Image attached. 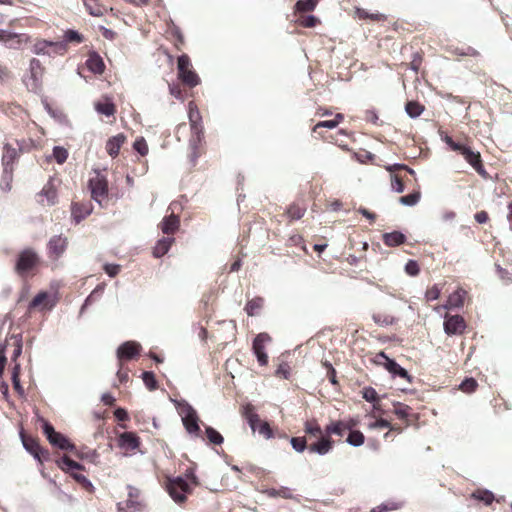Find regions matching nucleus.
Wrapping results in <instances>:
<instances>
[{
  "mask_svg": "<svg viewBox=\"0 0 512 512\" xmlns=\"http://www.w3.org/2000/svg\"><path fill=\"white\" fill-rule=\"evenodd\" d=\"M166 491L177 504H184L188 495L193 493L194 488L183 477H167L165 481Z\"/></svg>",
  "mask_w": 512,
  "mask_h": 512,
  "instance_id": "7ed1b4c3",
  "label": "nucleus"
},
{
  "mask_svg": "<svg viewBox=\"0 0 512 512\" xmlns=\"http://www.w3.org/2000/svg\"><path fill=\"white\" fill-rule=\"evenodd\" d=\"M467 295V292L462 289L458 288L453 293H451L448 297L447 306L450 308H460L464 305L465 297Z\"/></svg>",
  "mask_w": 512,
  "mask_h": 512,
  "instance_id": "473e14b6",
  "label": "nucleus"
},
{
  "mask_svg": "<svg viewBox=\"0 0 512 512\" xmlns=\"http://www.w3.org/2000/svg\"><path fill=\"white\" fill-rule=\"evenodd\" d=\"M318 5V0H298L294 6V14L313 12Z\"/></svg>",
  "mask_w": 512,
  "mask_h": 512,
  "instance_id": "e433bc0d",
  "label": "nucleus"
},
{
  "mask_svg": "<svg viewBox=\"0 0 512 512\" xmlns=\"http://www.w3.org/2000/svg\"><path fill=\"white\" fill-rule=\"evenodd\" d=\"M372 319L375 324L379 326H390L397 322V318L390 313L384 311H377L372 314Z\"/></svg>",
  "mask_w": 512,
  "mask_h": 512,
  "instance_id": "2f4dec72",
  "label": "nucleus"
},
{
  "mask_svg": "<svg viewBox=\"0 0 512 512\" xmlns=\"http://www.w3.org/2000/svg\"><path fill=\"white\" fill-rule=\"evenodd\" d=\"M53 156L57 163L62 164L67 160L68 152L65 148L56 146L53 149Z\"/></svg>",
  "mask_w": 512,
  "mask_h": 512,
  "instance_id": "69168bd1",
  "label": "nucleus"
},
{
  "mask_svg": "<svg viewBox=\"0 0 512 512\" xmlns=\"http://www.w3.org/2000/svg\"><path fill=\"white\" fill-rule=\"evenodd\" d=\"M402 507L401 502L396 501H387L384 503H381L380 505L376 506L371 510V512H389V511H395Z\"/></svg>",
  "mask_w": 512,
  "mask_h": 512,
  "instance_id": "864d4df0",
  "label": "nucleus"
},
{
  "mask_svg": "<svg viewBox=\"0 0 512 512\" xmlns=\"http://www.w3.org/2000/svg\"><path fill=\"white\" fill-rule=\"evenodd\" d=\"M384 244L388 247H396L406 241V236L400 231L384 233L382 235Z\"/></svg>",
  "mask_w": 512,
  "mask_h": 512,
  "instance_id": "c756f323",
  "label": "nucleus"
},
{
  "mask_svg": "<svg viewBox=\"0 0 512 512\" xmlns=\"http://www.w3.org/2000/svg\"><path fill=\"white\" fill-rule=\"evenodd\" d=\"M40 267L41 257L35 249L27 247L20 250L16 255L14 271L21 278L35 276Z\"/></svg>",
  "mask_w": 512,
  "mask_h": 512,
  "instance_id": "f257e3e1",
  "label": "nucleus"
},
{
  "mask_svg": "<svg viewBox=\"0 0 512 512\" xmlns=\"http://www.w3.org/2000/svg\"><path fill=\"white\" fill-rule=\"evenodd\" d=\"M206 436L210 443L215 445H221L223 443L222 435L212 427H206Z\"/></svg>",
  "mask_w": 512,
  "mask_h": 512,
  "instance_id": "13d9d810",
  "label": "nucleus"
},
{
  "mask_svg": "<svg viewBox=\"0 0 512 512\" xmlns=\"http://www.w3.org/2000/svg\"><path fill=\"white\" fill-rule=\"evenodd\" d=\"M347 136L348 135L345 130H339L334 136L330 135L327 141L336 144L343 150H349L348 143L343 139V137Z\"/></svg>",
  "mask_w": 512,
  "mask_h": 512,
  "instance_id": "603ef678",
  "label": "nucleus"
},
{
  "mask_svg": "<svg viewBox=\"0 0 512 512\" xmlns=\"http://www.w3.org/2000/svg\"><path fill=\"white\" fill-rule=\"evenodd\" d=\"M420 198H421V191H420V187L417 186V188L414 189L408 195L401 196L399 198V202L405 206H414L420 201Z\"/></svg>",
  "mask_w": 512,
  "mask_h": 512,
  "instance_id": "a18cd8bd",
  "label": "nucleus"
},
{
  "mask_svg": "<svg viewBox=\"0 0 512 512\" xmlns=\"http://www.w3.org/2000/svg\"><path fill=\"white\" fill-rule=\"evenodd\" d=\"M354 14H355V17H357L358 19L360 20H371V21H385L386 20V16L384 14H381V13H369L368 11H366L365 9L363 8H355L354 10Z\"/></svg>",
  "mask_w": 512,
  "mask_h": 512,
  "instance_id": "ea45409f",
  "label": "nucleus"
},
{
  "mask_svg": "<svg viewBox=\"0 0 512 512\" xmlns=\"http://www.w3.org/2000/svg\"><path fill=\"white\" fill-rule=\"evenodd\" d=\"M57 465L60 469L67 473L74 472L75 470H82L83 466L78 462L72 460L68 456H63L59 460H57Z\"/></svg>",
  "mask_w": 512,
  "mask_h": 512,
  "instance_id": "c9c22d12",
  "label": "nucleus"
},
{
  "mask_svg": "<svg viewBox=\"0 0 512 512\" xmlns=\"http://www.w3.org/2000/svg\"><path fill=\"white\" fill-rule=\"evenodd\" d=\"M68 245H69V240L66 236H63V235L52 236L47 243L48 258L53 262L58 261L66 252Z\"/></svg>",
  "mask_w": 512,
  "mask_h": 512,
  "instance_id": "6e6552de",
  "label": "nucleus"
},
{
  "mask_svg": "<svg viewBox=\"0 0 512 512\" xmlns=\"http://www.w3.org/2000/svg\"><path fill=\"white\" fill-rule=\"evenodd\" d=\"M425 110V106L418 101H408L405 105V111L411 118L420 116Z\"/></svg>",
  "mask_w": 512,
  "mask_h": 512,
  "instance_id": "09e8293b",
  "label": "nucleus"
},
{
  "mask_svg": "<svg viewBox=\"0 0 512 512\" xmlns=\"http://www.w3.org/2000/svg\"><path fill=\"white\" fill-rule=\"evenodd\" d=\"M140 351L141 345L138 342H124L117 349L118 363L124 364L126 361L135 359L140 355Z\"/></svg>",
  "mask_w": 512,
  "mask_h": 512,
  "instance_id": "4468645a",
  "label": "nucleus"
},
{
  "mask_svg": "<svg viewBox=\"0 0 512 512\" xmlns=\"http://www.w3.org/2000/svg\"><path fill=\"white\" fill-rule=\"evenodd\" d=\"M471 498L483 502L486 506H489L495 500L494 494L486 489H477L471 494Z\"/></svg>",
  "mask_w": 512,
  "mask_h": 512,
  "instance_id": "a19ab883",
  "label": "nucleus"
},
{
  "mask_svg": "<svg viewBox=\"0 0 512 512\" xmlns=\"http://www.w3.org/2000/svg\"><path fill=\"white\" fill-rule=\"evenodd\" d=\"M95 108H96L97 112H99L103 115H106L108 117L114 116V114L116 113V107H115L114 103H112L109 100H106L104 102H98L95 105Z\"/></svg>",
  "mask_w": 512,
  "mask_h": 512,
  "instance_id": "8fccbe9b",
  "label": "nucleus"
},
{
  "mask_svg": "<svg viewBox=\"0 0 512 512\" xmlns=\"http://www.w3.org/2000/svg\"><path fill=\"white\" fill-rule=\"evenodd\" d=\"M344 120V115L342 113H337L335 116H334V119L332 120H325V121H320L318 122L313 128H312V131L313 133H316L319 135V137L326 141L328 140L329 137L325 136L322 129L323 128H328V129H334L336 128L342 121Z\"/></svg>",
  "mask_w": 512,
  "mask_h": 512,
  "instance_id": "5701e85b",
  "label": "nucleus"
},
{
  "mask_svg": "<svg viewBox=\"0 0 512 512\" xmlns=\"http://www.w3.org/2000/svg\"><path fill=\"white\" fill-rule=\"evenodd\" d=\"M30 40L31 37L26 33H14L0 29V42L4 43L9 49L20 50L26 46Z\"/></svg>",
  "mask_w": 512,
  "mask_h": 512,
  "instance_id": "1a4fd4ad",
  "label": "nucleus"
},
{
  "mask_svg": "<svg viewBox=\"0 0 512 512\" xmlns=\"http://www.w3.org/2000/svg\"><path fill=\"white\" fill-rule=\"evenodd\" d=\"M158 227L164 234L173 237L180 227V219L172 212L170 215L163 218Z\"/></svg>",
  "mask_w": 512,
  "mask_h": 512,
  "instance_id": "aec40b11",
  "label": "nucleus"
},
{
  "mask_svg": "<svg viewBox=\"0 0 512 512\" xmlns=\"http://www.w3.org/2000/svg\"><path fill=\"white\" fill-rule=\"evenodd\" d=\"M495 269H496L497 276L499 277V279L502 281L503 284H505V285L512 284V275L510 274V272L507 269L503 268L499 264L495 265Z\"/></svg>",
  "mask_w": 512,
  "mask_h": 512,
  "instance_id": "bf43d9fd",
  "label": "nucleus"
},
{
  "mask_svg": "<svg viewBox=\"0 0 512 512\" xmlns=\"http://www.w3.org/2000/svg\"><path fill=\"white\" fill-rule=\"evenodd\" d=\"M119 512H141L142 503L140 501V491L136 488L128 487V498L117 504Z\"/></svg>",
  "mask_w": 512,
  "mask_h": 512,
  "instance_id": "f8f14e48",
  "label": "nucleus"
},
{
  "mask_svg": "<svg viewBox=\"0 0 512 512\" xmlns=\"http://www.w3.org/2000/svg\"><path fill=\"white\" fill-rule=\"evenodd\" d=\"M142 380L145 386L150 390H156L158 388L157 380L153 372L146 371L142 374Z\"/></svg>",
  "mask_w": 512,
  "mask_h": 512,
  "instance_id": "4d7b16f0",
  "label": "nucleus"
},
{
  "mask_svg": "<svg viewBox=\"0 0 512 512\" xmlns=\"http://www.w3.org/2000/svg\"><path fill=\"white\" fill-rule=\"evenodd\" d=\"M263 493L270 498H283V499H291L293 498L292 490L288 487L281 486L279 488H266L263 490Z\"/></svg>",
  "mask_w": 512,
  "mask_h": 512,
  "instance_id": "f704fd0d",
  "label": "nucleus"
},
{
  "mask_svg": "<svg viewBox=\"0 0 512 512\" xmlns=\"http://www.w3.org/2000/svg\"><path fill=\"white\" fill-rule=\"evenodd\" d=\"M174 241L175 239L172 236H166L159 239L153 248V256L156 258L164 256L169 251Z\"/></svg>",
  "mask_w": 512,
  "mask_h": 512,
  "instance_id": "c85d7f7f",
  "label": "nucleus"
},
{
  "mask_svg": "<svg viewBox=\"0 0 512 512\" xmlns=\"http://www.w3.org/2000/svg\"><path fill=\"white\" fill-rule=\"evenodd\" d=\"M133 148L141 155L145 156L148 154V144L143 137L137 138L133 144Z\"/></svg>",
  "mask_w": 512,
  "mask_h": 512,
  "instance_id": "e2e57ef3",
  "label": "nucleus"
},
{
  "mask_svg": "<svg viewBox=\"0 0 512 512\" xmlns=\"http://www.w3.org/2000/svg\"><path fill=\"white\" fill-rule=\"evenodd\" d=\"M459 387L465 393H472L477 389L478 383L472 377L466 378L465 380L462 381Z\"/></svg>",
  "mask_w": 512,
  "mask_h": 512,
  "instance_id": "680f3d73",
  "label": "nucleus"
},
{
  "mask_svg": "<svg viewBox=\"0 0 512 512\" xmlns=\"http://www.w3.org/2000/svg\"><path fill=\"white\" fill-rule=\"evenodd\" d=\"M50 47H52V41L37 40L33 45L32 51L37 55H49Z\"/></svg>",
  "mask_w": 512,
  "mask_h": 512,
  "instance_id": "3c124183",
  "label": "nucleus"
},
{
  "mask_svg": "<svg viewBox=\"0 0 512 512\" xmlns=\"http://www.w3.org/2000/svg\"><path fill=\"white\" fill-rule=\"evenodd\" d=\"M444 141L451 150L462 155L466 162L469 163L481 177L488 178V173L483 165L479 151L474 150L467 143L455 142L453 138L448 135L445 136Z\"/></svg>",
  "mask_w": 512,
  "mask_h": 512,
  "instance_id": "f03ea898",
  "label": "nucleus"
},
{
  "mask_svg": "<svg viewBox=\"0 0 512 512\" xmlns=\"http://www.w3.org/2000/svg\"><path fill=\"white\" fill-rule=\"evenodd\" d=\"M290 442L297 452H303L307 448V441L305 437H292Z\"/></svg>",
  "mask_w": 512,
  "mask_h": 512,
  "instance_id": "338daca9",
  "label": "nucleus"
},
{
  "mask_svg": "<svg viewBox=\"0 0 512 512\" xmlns=\"http://www.w3.org/2000/svg\"><path fill=\"white\" fill-rule=\"evenodd\" d=\"M189 484L192 485L193 488L200 485L199 478L195 473V469L193 467H189L185 470L183 477Z\"/></svg>",
  "mask_w": 512,
  "mask_h": 512,
  "instance_id": "052dcab7",
  "label": "nucleus"
},
{
  "mask_svg": "<svg viewBox=\"0 0 512 512\" xmlns=\"http://www.w3.org/2000/svg\"><path fill=\"white\" fill-rule=\"evenodd\" d=\"M466 329V322L460 315L446 314L444 320V331L447 335H461Z\"/></svg>",
  "mask_w": 512,
  "mask_h": 512,
  "instance_id": "dca6fc26",
  "label": "nucleus"
},
{
  "mask_svg": "<svg viewBox=\"0 0 512 512\" xmlns=\"http://www.w3.org/2000/svg\"><path fill=\"white\" fill-rule=\"evenodd\" d=\"M393 413L398 419L406 422V427L410 424V416L412 415V408L404 403L397 402L394 404Z\"/></svg>",
  "mask_w": 512,
  "mask_h": 512,
  "instance_id": "72a5a7b5",
  "label": "nucleus"
},
{
  "mask_svg": "<svg viewBox=\"0 0 512 512\" xmlns=\"http://www.w3.org/2000/svg\"><path fill=\"white\" fill-rule=\"evenodd\" d=\"M297 23L299 26L304 27V28H313L320 23V20L316 16H313V15H308V16L300 15L297 19Z\"/></svg>",
  "mask_w": 512,
  "mask_h": 512,
  "instance_id": "5fc2aeb1",
  "label": "nucleus"
},
{
  "mask_svg": "<svg viewBox=\"0 0 512 512\" xmlns=\"http://www.w3.org/2000/svg\"><path fill=\"white\" fill-rule=\"evenodd\" d=\"M88 13L95 17H100L104 14L106 8L99 3V0H82Z\"/></svg>",
  "mask_w": 512,
  "mask_h": 512,
  "instance_id": "58836bf2",
  "label": "nucleus"
},
{
  "mask_svg": "<svg viewBox=\"0 0 512 512\" xmlns=\"http://www.w3.org/2000/svg\"><path fill=\"white\" fill-rule=\"evenodd\" d=\"M29 70L31 74V79L33 80V86L36 89L39 87L40 82L42 80L44 74V67L38 59L33 58L30 61Z\"/></svg>",
  "mask_w": 512,
  "mask_h": 512,
  "instance_id": "cd10ccee",
  "label": "nucleus"
},
{
  "mask_svg": "<svg viewBox=\"0 0 512 512\" xmlns=\"http://www.w3.org/2000/svg\"><path fill=\"white\" fill-rule=\"evenodd\" d=\"M271 340L270 335L267 333H259L254 338L252 349L260 366H266L268 364V355L265 352V345Z\"/></svg>",
  "mask_w": 512,
  "mask_h": 512,
  "instance_id": "ddd939ff",
  "label": "nucleus"
},
{
  "mask_svg": "<svg viewBox=\"0 0 512 512\" xmlns=\"http://www.w3.org/2000/svg\"><path fill=\"white\" fill-rule=\"evenodd\" d=\"M178 79L189 88L197 86L200 78L194 71L191 60L187 54H182L177 60Z\"/></svg>",
  "mask_w": 512,
  "mask_h": 512,
  "instance_id": "39448f33",
  "label": "nucleus"
},
{
  "mask_svg": "<svg viewBox=\"0 0 512 512\" xmlns=\"http://www.w3.org/2000/svg\"><path fill=\"white\" fill-rule=\"evenodd\" d=\"M93 211V205L90 201L72 202L71 217L76 224L88 217Z\"/></svg>",
  "mask_w": 512,
  "mask_h": 512,
  "instance_id": "f3484780",
  "label": "nucleus"
},
{
  "mask_svg": "<svg viewBox=\"0 0 512 512\" xmlns=\"http://www.w3.org/2000/svg\"><path fill=\"white\" fill-rule=\"evenodd\" d=\"M351 429H352V425L345 424V422H343V421H336V422H332L331 424L327 425L325 428V432L328 437L331 434L343 436L345 430H351Z\"/></svg>",
  "mask_w": 512,
  "mask_h": 512,
  "instance_id": "4c0bfd02",
  "label": "nucleus"
},
{
  "mask_svg": "<svg viewBox=\"0 0 512 512\" xmlns=\"http://www.w3.org/2000/svg\"><path fill=\"white\" fill-rule=\"evenodd\" d=\"M140 445V438L134 432H123L118 436V446L126 451H134Z\"/></svg>",
  "mask_w": 512,
  "mask_h": 512,
  "instance_id": "412c9836",
  "label": "nucleus"
},
{
  "mask_svg": "<svg viewBox=\"0 0 512 512\" xmlns=\"http://www.w3.org/2000/svg\"><path fill=\"white\" fill-rule=\"evenodd\" d=\"M333 446V440L330 437H319V440L311 444L308 449L312 453H318L320 455L327 454Z\"/></svg>",
  "mask_w": 512,
  "mask_h": 512,
  "instance_id": "393cba45",
  "label": "nucleus"
},
{
  "mask_svg": "<svg viewBox=\"0 0 512 512\" xmlns=\"http://www.w3.org/2000/svg\"><path fill=\"white\" fill-rule=\"evenodd\" d=\"M86 67L89 71L94 74H103L105 71V63L102 57L95 51H91L88 53V57L86 60Z\"/></svg>",
  "mask_w": 512,
  "mask_h": 512,
  "instance_id": "b1692460",
  "label": "nucleus"
},
{
  "mask_svg": "<svg viewBox=\"0 0 512 512\" xmlns=\"http://www.w3.org/2000/svg\"><path fill=\"white\" fill-rule=\"evenodd\" d=\"M55 302L52 301L51 296L47 292L38 293L29 303L28 310L31 312L34 309L45 310L52 309Z\"/></svg>",
  "mask_w": 512,
  "mask_h": 512,
  "instance_id": "4be33fe9",
  "label": "nucleus"
},
{
  "mask_svg": "<svg viewBox=\"0 0 512 512\" xmlns=\"http://www.w3.org/2000/svg\"><path fill=\"white\" fill-rule=\"evenodd\" d=\"M242 416L247 420L253 432L258 429L259 424L262 422L259 415L255 412V408L252 404H247L243 407Z\"/></svg>",
  "mask_w": 512,
  "mask_h": 512,
  "instance_id": "a878e982",
  "label": "nucleus"
},
{
  "mask_svg": "<svg viewBox=\"0 0 512 512\" xmlns=\"http://www.w3.org/2000/svg\"><path fill=\"white\" fill-rule=\"evenodd\" d=\"M189 111H188V117H189V122H190V126H191V129L192 131L196 134L197 136V141L198 143L201 142V134H202V130H203V127L201 125V115H200V112L196 106V104L191 101L189 102Z\"/></svg>",
  "mask_w": 512,
  "mask_h": 512,
  "instance_id": "a211bd4d",
  "label": "nucleus"
},
{
  "mask_svg": "<svg viewBox=\"0 0 512 512\" xmlns=\"http://www.w3.org/2000/svg\"><path fill=\"white\" fill-rule=\"evenodd\" d=\"M264 306V299L262 297H255L246 303L245 311L249 316L258 315Z\"/></svg>",
  "mask_w": 512,
  "mask_h": 512,
  "instance_id": "79ce46f5",
  "label": "nucleus"
},
{
  "mask_svg": "<svg viewBox=\"0 0 512 512\" xmlns=\"http://www.w3.org/2000/svg\"><path fill=\"white\" fill-rule=\"evenodd\" d=\"M21 439L25 449L34 456L40 463L48 461L50 453L47 449L41 447L39 440L33 436L21 433Z\"/></svg>",
  "mask_w": 512,
  "mask_h": 512,
  "instance_id": "9b49d317",
  "label": "nucleus"
},
{
  "mask_svg": "<svg viewBox=\"0 0 512 512\" xmlns=\"http://www.w3.org/2000/svg\"><path fill=\"white\" fill-rule=\"evenodd\" d=\"M365 441L363 433L359 430H350L347 437V442L353 446H361Z\"/></svg>",
  "mask_w": 512,
  "mask_h": 512,
  "instance_id": "6e6d98bb",
  "label": "nucleus"
},
{
  "mask_svg": "<svg viewBox=\"0 0 512 512\" xmlns=\"http://www.w3.org/2000/svg\"><path fill=\"white\" fill-rule=\"evenodd\" d=\"M376 358L378 363L382 364L394 376H399L409 382L411 381L407 370L401 367L395 360L390 359L384 352L378 353Z\"/></svg>",
  "mask_w": 512,
  "mask_h": 512,
  "instance_id": "2eb2a0df",
  "label": "nucleus"
},
{
  "mask_svg": "<svg viewBox=\"0 0 512 512\" xmlns=\"http://www.w3.org/2000/svg\"><path fill=\"white\" fill-rule=\"evenodd\" d=\"M88 187L91 192V198L100 206H105L108 200V181L100 173H96L89 179Z\"/></svg>",
  "mask_w": 512,
  "mask_h": 512,
  "instance_id": "423d86ee",
  "label": "nucleus"
},
{
  "mask_svg": "<svg viewBox=\"0 0 512 512\" xmlns=\"http://www.w3.org/2000/svg\"><path fill=\"white\" fill-rule=\"evenodd\" d=\"M41 196H45L47 199L48 205H53L56 203L57 200V190L54 186V184L49 181L41 190L40 192Z\"/></svg>",
  "mask_w": 512,
  "mask_h": 512,
  "instance_id": "de8ad7c7",
  "label": "nucleus"
},
{
  "mask_svg": "<svg viewBox=\"0 0 512 512\" xmlns=\"http://www.w3.org/2000/svg\"><path fill=\"white\" fill-rule=\"evenodd\" d=\"M256 431H258V433L260 435H262L266 439H270V438H272L274 436L273 435V430H272V428L270 427V425H269V423L267 421H262L259 424V427H258V429Z\"/></svg>",
  "mask_w": 512,
  "mask_h": 512,
  "instance_id": "774afa93",
  "label": "nucleus"
},
{
  "mask_svg": "<svg viewBox=\"0 0 512 512\" xmlns=\"http://www.w3.org/2000/svg\"><path fill=\"white\" fill-rule=\"evenodd\" d=\"M125 140H126V137L122 133L109 138L106 143L107 153L113 158L118 156L120 148L124 144Z\"/></svg>",
  "mask_w": 512,
  "mask_h": 512,
  "instance_id": "bb28decb",
  "label": "nucleus"
},
{
  "mask_svg": "<svg viewBox=\"0 0 512 512\" xmlns=\"http://www.w3.org/2000/svg\"><path fill=\"white\" fill-rule=\"evenodd\" d=\"M63 40L67 45L69 43L77 45L83 43L85 41V37L76 30L68 29L63 34Z\"/></svg>",
  "mask_w": 512,
  "mask_h": 512,
  "instance_id": "49530a36",
  "label": "nucleus"
},
{
  "mask_svg": "<svg viewBox=\"0 0 512 512\" xmlns=\"http://www.w3.org/2000/svg\"><path fill=\"white\" fill-rule=\"evenodd\" d=\"M362 397L373 404V410L379 412L381 410L380 396L373 387H364L361 391Z\"/></svg>",
  "mask_w": 512,
  "mask_h": 512,
  "instance_id": "7c9ffc66",
  "label": "nucleus"
},
{
  "mask_svg": "<svg viewBox=\"0 0 512 512\" xmlns=\"http://www.w3.org/2000/svg\"><path fill=\"white\" fill-rule=\"evenodd\" d=\"M306 211L305 206H301L298 203H292L286 210V215L290 219V221L301 219Z\"/></svg>",
  "mask_w": 512,
  "mask_h": 512,
  "instance_id": "37998d69",
  "label": "nucleus"
},
{
  "mask_svg": "<svg viewBox=\"0 0 512 512\" xmlns=\"http://www.w3.org/2000/svg\"><path fill=\"white\" fill-rule=\"evenodd\" d=\"M42 428L44 435L53 447L65 451H73L75 449V445L71 443L66 436L55 431L54 427L49 422L43 421Z\"/></svg>",
  "mask_w": 512,
  "mask_h": 512,
  "instance_id": "0eeeda50",
  "label": "nucleus"
},
{
  "mask_svg": "<svg viewBox=\"0 0 512 512\" xmlns=\"http://www.w3.org/2000/svg\"><path fill=\"white\" fill-rule=\"evenodd\" d=\"M183 425L188 433L199 436L201 429L199 426V417L196 410L189 404H185L180 409Z\"/></svg>",
  "mask_w": 512,
  "mask_h": 512,
  "instance_id": "9d476101",
  "label": "nucleus"
},
{
  "mask_svg": "<svg viewBox=\"0 0 512 512\" xmlns=\"http://www.w3.org/2000/svg\"><path fill=\"white\" fill-rule=\"evenodd\" d=\"M304 432L307 435L315 437V438H319V437L323 436V431H322L320 425L318 424L317 420H315V419L308 420L305 422Z\"/></svg>",
  "mask_w": 512,
  "mask_h": 512,
  "instance_id": "c03bdc74",
  "label": "nucleus"
},
{
  "mask_svg": "<svg viewBox=\"0 0 512 512\" xmlns=\"http://www.w3.org/2000/svg\"><path fill=\"white\" fill-rule=\"evenodd\" d=\"M322 365L327 370V377H328L330 383L332 385H335V386L338 385V380H337V377H336V370L334 369L332 364L329 361L326 360V361L322 362Z\"/></svg>",
  "mask_w": 512,
  "mask_h": 512,
  "instance_id": "0e129e2a",
  "label": "nucleus"
},
{
  "mask_svg": "<svg viewBox=\"0 0 512 512\" xmlns=\"http://www.w3.org/2000/svg\"><path fill=\"white\" fill-rule=\"evenodd\" d=\"M385 169L390 173L392 190L397 193L404 192L408 174L415 176V171L405 164L387 165Z\"/></svg>",
  "mask_w": 512,
  "mask_h": 512,
  "instance_id": "20e7f679",
  "label": "nucleus"
},
{
  "mask_svg": "<svg viewBox=\"0 0 512 512\" xmlns=\"http://www.w3.org/2000/svg\"><path fill=\"white\" fill-rule=\"evenodd\" d=\"M19 151L10 143H5L3 147L2 163L4 171L11 174L13 170V163L18 159Z\"/></svg>",
  "mask_w": 512,
  "mask_h": 512,
  "instance_id": "6ab92c4d",
  "label": "nucleus"
}]
</instances>
